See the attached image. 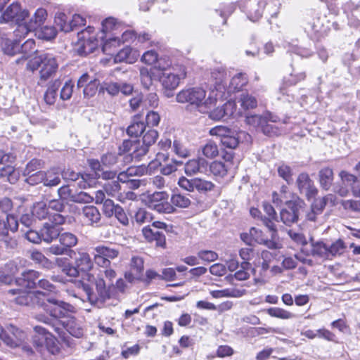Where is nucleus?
<instances>
[{
	"label": "nucleus",
	"mask_w": 360,
	"mask_h": 360,
	"mask_svg": "<svg viewBox=\"0 0 360 360\" xmlns=\"http://www.w3.org/2000/svg\"><path fill=\"white\" fill-rule=\"evenodd\" d=\"M81 287L88 302L92 306L102 308L107 300L116 297L117 292L124 293L127 285L122 278L117 279L115 284H107L103 277L87 274L81 282Z\"/></svg>",
	"instance_id": "1"
},
{
	"label": "nucleus",
	"mask_w": 360,
	"mask_h": 360,
	"mask_svg": "<svg viewBox=\"0 0 360 360\" xmlns=\"http://www.w3.org/2000/svg\"><path fill=\"white\" fill-rule=\"evenodd\" d=\"M307 204L300 197L297 196L292 200H287L280 211L281 221L288 226L297 224L299 221H307Z\"/></svg>",
	"instance_id": "2"
},
{
	"label": "nucleus",
	"mask_w": 360,
	"mask_h": 360,
	"mask_svg": "<svg viewBox=\"0 0 360 360\" xmlns=\"http://www.w3.org/2000/svg\"><path fill=\"white\" fill-rule=\"evenodd\" d=\"M27 68L32 72L41 68L40 79L46 81L56 72L58 65L53 54L41 53L27 63Z\"/></svg>",
	"instance_id": "3"
},
{
	"label": "nucleus",
	"mask_w": 360,
	"mask_h": 360,
	"mask_svg": "<svg viewBox=\"0 0 360 360\" xmlns=\"http://www.w3.org/2000/svg\"><path fill=\"white\" fill-rule=\"evenodd\" d=\"M41 306L47 314L55 319L51 325H58L60 319H66L71 313L75 312L74 306L53 297H47L41 302Z\"/></svg>",
	"instance_id": "4"
},
{
	"label": "nucleus",
	"mask_w": 360,
	"mask_h": 360,
	"mask_svg": "<svg viewBox=\"0 0 360 360\" xmlns=\"http://www.w3.org/2000/svg\"><path fill=\"white\" fill-rule=\"evenodd\" d=\"M238 4L241 11L252 22H256L262 18L266 6H268L267 12L271 17H276L277 15L276 11H269L267 0H240Z\"/></svg>",
	"instance_id": "5"
},
{
	"label": "nucleus",
	"mask_w": 360,
	"mask_h": 360,
	"mask_svg": "<svg viewBox=\"0 0 360 360\" xmlns=\"http://www.w3.org/2000/svg\"><path fill=\"white\" fill-rule=\"evenodd\" d=\"M142 136V143L141 144L140 143L139 146L136 147L132 153L124 156V162H129L134 158L136 160H140L149 152L150 146L156 142L158 139L159 134L155 129H148L143 132Z\"/></svg>",
	"instance_id": "6"
},
{
	"label": "nucleus",
	"mask_w": 360,
	"mask_h": 360,
	"mask_svg": "<svg viewBox=\"0 0 360 360\" xmlns=\"http://www.w3.org/2000/svg\"><path fill=\"white\" fill-rule=\"evenodd\" d=\"M206 91L200 87H192L186 89H183L179 91L176 96V100L180 103H188L191 105L195 106L196 108L205 107L207 105L209 98L205 100Z\"/></svg>",
	"instance_id": "7"
},
{
	"label": "nucleus",
	"mask_w": 360,
	"mask_h": 360,
	"mask_svg": "<svg viewBox=\"0 0 360 360\" xmlns=\"http://www.w3.org/2000/svg\"><path fill=\"white\" fill-rule=\"evenodd\" d=\"M66 319L67 320L65 321H59L58 325L56 323L52 324V328L58 334L63 341L65 342H69V337L67 335L63 329H65L67 332H68L70 335L75 338H79L82 337L83 329L77 323L76 319L70 315Z\"/></svg>",
	"instance_id": "8"
},
{
	"label": "nucleus",
	"mask_w": 360,
	"mask_h": 360,
	"mask_svg": "<svg viewBox=\"0 0 360 360\" xmlns=\"http://www.w3.org/2000/svg\"><path fill=\"white\" fill-rule=\"evenodd\" d=\"M178 185L187 191H198L202 194H206L207 192L212 191L215 188V184L213 182L197 177L188 179L185 176H181L179 179Z\"/></svg>",
	"instance_id": "9"
},
{
	"label": "nucleus",
	"mask_w": 360,
	"mask_h": 360,
	"mask_svg": "<svg viewBox=\"0 0 360 360\" xmlns=\"http://www.w3.org/2000/svg\"><path fill=\"white\" fill-rule=\"evenodd\" d=\"M168 199L169 195L167 192H154L148 196L147 205L148 208L158 213H174L176 212V208L168 202Z\"/></svg>",
	"instance_id": "10"
},
{
	"label": "nucleus",
	"mask_w": 360,
	"mask_h": 360,
	"mask_svg": "<svg viewBox=\"0 0 360 360\" xmlns=\"http://www.w3.org/2000/svg\"><path fill=\"white\" fill-rule=\"evenodd\" d=\"M47 13L45 9L38 8L28 21L25 19L22 24L19 25V28L16 29L15 32H20L24 36L30 32H34L43 25Z\"/></svg>",
	"instance_id": "11"
},
{
	"label": "nucleus",
	"mask_w": 360,
	"mask_h": 360,
	"mask_svg": "<svg viewBox=\"0 0 360 360\" xmlns=\"http://www.w3.org/2000/svg\"><path fill=\"white\" fill-rule=\"evenodd\" d=\"M29 11L25 9L22 10L20 4L13 3L1 15L2 20H0V22H15L18 25L17 29H18L19 25L22 24V22L29 18Z\"/></svg>",
	"instance_id": "12"
},
{
	"label": "nucleus",
	"mask_w": 360,
	"mask_h": 360,
	"mask_svg": "<svg viewBox=\"0 0 360 360\" xmlns=\"http://www.w3.org/2000/svg\"><path fill=\"white\" fill-rule=\"evenodd\" d=\"M296 184L300 193L304 195L309 201L316 198L318 194L319 191L314 181L307 172H302L298 175Z\"/></svg>",
	"instance_id": "13"
},
{
	"label": "nucleus",
	"mask_w": 360,
	"mask_h": 360,
	"mask_svg": "<svg viewBox=\"0 0 360 360\" xmlns=\"http://www.w3.org/2000/svg\"><path fill=\"white\" fill-rule=\"evenodd\" d=\"M74 262L75 268L77 269L79 275L80 273H84V276L82 281H79L78 283V288L82 289L81 282L84 281V278L87 274H91L89 271L94 267V262L90 255L85 252L75 251V254H72V257H70Z\"/></svg>",
	"instance_id": "14"
},
{
	"label": "nucleus",
	"mask_w": 360,
	"mask_h": 360,
	"mask_svg": "<svg viewBox=\"0 0 360 360\" xmlns=\"http://www.w3.org/2000/svg\"><path fill=\"white\" fill-rule=\"evenodd\" d=\"M41 276V272L34 269H24L15 278V283L24 289H36L38 278Z\"/></svg>",
	"instance_id": "15"
},
{
	"label": "nucleus",
	"mask_w": 360,
	"mask_h": 360,
	"mask_svg": "<svg viewBox=\"0 0 360 360\" xmlns=\"http://www.w3.org/2000/svg\"><path fill=\"white\" fill-rule=\"evenodd\" d=\"M144 262L142 257L134 256L131 259L129 270L124 273V278L130 283L143 280Z\"/></svg>",
	"instance_id": "16"
},
{
	"label": "nucleus",
	"mask_w": 360,
	"mask_h": 360,
	"mask_svg": "<svg viewBox=\"0 0 360 360\" xmlns=\"http://www.w3.org/2000/svg\"><path fill=\"white\" fill-rule=\"evenodd\" d=\"M333 200L334 195L332 194H328L326 196H323V198H314L309 210L307 206V214H305V219L310 221H316L317 216L322 214L328 201L332 202Z\"/></svg>",
	"instance_id": "17"
},
{
	"label": "nucleus",
	"mask_w": 360,
	"mask_h": 360,
	"mask_svg": "<svg viewBox=\"0 0 360 360\" xmlns=\"http://www.w3.org/2000/svg\"><path fill=\"white\" fill-rule=\"evenodd\" d=\"M0 339L11 347H18L24 339V333L13 326L6 331L0 324Z\"/></svg>",
	"instance_id": "18"
},
{
	"label": "nucleus",
	"mask_w": 360,
	"mask_h": 360,
	"mask_svg": "<svg viewBox=\"0 0 360 360\" xmlns=\"http://www.w3.org/2000/svg\"><path fill=\"white\" fill-rule=\"evenodd\" d=\"M5 218H0V236L6 237L9 231L15 233L18 230V218L17 213H3Z\"/></svg>",
	"instance_id": "19"
},
{
	"label": "nucleus",
	"mask_w": 360,
	"mask_h": 360,
	"mask_svg": "<svg viewBox=\"0 0 360 360\" xmlns=\"http://www.w3.org/2000/svg\"><path fill=\"white\" fill-rule=\"evenodd\" d=\"M278 117L271 112L265 115V122L262 123L258 131H261L269 137L278 136L282 134V129L274 123L277 122Z\"/></svg>",
	"instance_id": "20"
},
{
	"label": "nucleus",
	"mask_w": 360,
	"mask_h": 360,
	"mask_svg": "<svg viewBox=\"0 0 360 360\" xmlns=\"http://www.w3.org/2000/svg\"><path fill=\"white\" fill-rule=\"evenodd\" d=\"M343 12L347 15L349 25L354 27H358L360 25V1L354 3L349 1L342 5Z\"/></svg>",
	"instance_id": "21"
},
{
	"label": "nucleus",
	"mask_w": 360,
	"mask_h": 360,
	"mask_svg": "<svg viewBox=\"0 0 360 360\" xmlns=\"http://www.w3.org/2000/svg\"><path fill=\"white\" fill-rule=\"evenodd\" d=\"M186 73L184 70L181 75H177L170 72L169 70H161L158 80L162 84L163 88H176L181 79L186 77Z\"/></svg>",
	"instance_id": "22"
},
{
	"label": "nucleus",
	"mask_w": 360,
	"mask_h": 360,
	"mask_svg": "<svg viewBox=\"0 0 360 360\" xmlns=\"http://www.w3.org/2000/svg\"><path fill=\"white\" fill-rule=\"evenodd\" d=\"M161 73V70L158 68L156 66L148 68H140V80L142 86L149 90L153 85V80L158 79Z\"/></svg>",
	"instance_id": "23"
},
{
	"label": "nucleus",
	"mask_w": 360,
	"mask_h": 360,
	"mask_svg": "<svg viewBox=\"0 0 360 360\" xmlns=\"http://www.w3.org/2000/svg\"><path fill=\"white\" fill-rule=\"evenodd\" d=\"M142 115L137 114L132 117L131 124L126 129L127 134L134 139H139V138L146 130L145 122L141 120Z\"/></svg>",
	"instance_id": "24"
},
{
	"label": "nucleus",
	"mask_w": 360,
	"mask_h": 360,
	"mask_svg": "<svg viewBox=\"0 0 360 360\" xmlns=\"http://www.w3.org/2000/svg\"><path fill=\"white\" fill-rule=\"evenodd\" d=\"M235 111V103L227 101L222 106L217 107L210 112V117L214 120L227 119L232 116Z\"/></svg>",
	"instance_id": "25"
},
{
	"label": "nucleus",
	"mask_w": 360,
	"mask_h": 360,
	"mask_svg": "<svg viewBox=\"0 0 360 360\" xmlns=\"http://www.w3.org/2000/svg\"><path fill=\"white\" fill-rule=\"evenodd\" d=\"M34 331H37L39 334L46 335V342L44 346L53 355L58 354L60 352V347L58 346V342L57 339L49 333L45 328L36 326L34 328Z\"/></svg>",
	"instance_id": "26"
},
{
	"label": "nucleus",
	"mask_w": 360,
	"mask_h": 360,
	"mask_svg": "<svg viewBox=\"0 0 360 360\" xmlns=\"http://www.w3.org/2000/svg\"><path fill=\"white\" fill-rule=\"evenodd\" d=\"M40 231L43 241L51 243L58 238L62 229L60 226L53 225V224L45 222L40 229Z\"/></svg>",
	"instance_id": "27"
},
{
	"label": "nucleus",
	"mask_w": 360,
	"mask_h": 360,
	"mask_svg": "<svg viewBox=\"0 0 360 360\" xmlns=\"http://www.w3.org/2000/svg\"><path fill=\"white\" fill-rule=\"evenodd\" d=\"M142 233L148 242L155 241L156 246L163 248L166 247L165 236L162 231H155L150 226H147L143 228Z\"/></svg>",
	"instance_id": "28"
},
{
	"label": "nucleus",
	"mask_w": 360,
	"mask_h": 360,
	"mask_svg": "<svg viewBox=\"0 0 360 360\" xmlns=\"http://www.w3.org/2000/svg\"><path fill=\"white\" fill-rule=\"evenodd\" d=\"M305 32L313 40L319 41L326 34V30L323 26L319 18L314 20L304 27Z\"/></svg>",
	"instance_id": "29"
},
{
	"label": "nucleus",
	"mask_w": 360,
	"mask_h": 360,
	"mask_svg": "<svg viewBox=\"0 0 360 360\" xmlns=\"http://www.w3.org/2000/svg\"><path fill=\"white\" fill-rule=\"evenodd\" d=\"M207 165L208 162L204 158L193 159L185 164L184 171L187 175L191 176L197 172H203Z\"/></svg>",
	"instance_id": "30"
},
{
	"label": "nucleus",
	"mask_w": 360,
	"mask_h": 360,
	"mask_svg": "<svg viewBox=\"0 0 360 360\" xmlns=\"http://www.w3.org/2000/svg\"><path fill=\"white\" fill-rule=\"evenodd\" d=\"M5 36V34H2L0 42L4 53L11 56L20 53V40L10 39Z\"/></svg>",
	"instance_id": "31"
},
{
	"label": "nucleus",
	"mask_w": 360,
	"mask_h": 360,
	"mask_svg": "<svg viewBox=\"0 0 360 360\" xmlns=\"http://www.w3.org/2000/svg\"><path fill=\"white\" fill-rule=\"evenodd\" d=\"M139 54L136 50H134L129 46H126L116 53L114 60L115 63L126 62L132 63L136 60Z\"/></svg>",
	"instance_id": "32"
},
{
	"label": "nucleus",
	"mask_w": 360,
	"mask_h": 360,
	"mask_svg": "<svg viewBox=\"0 0 360 360\" xmlns=\"http://www.w3.org/2000/svg\"><path fill=\"white\" fill-rule=\"evenodd\" d=\"M319 182L322 189L328 191L333 185L334 173L332 168L326 167L319 172Z\"/></svg>",
	"instance_id": "33"
},
{
	"label": "nucleus",
	"mask_w": 360,
	"mask_h": 360,
	"mask_svg": "<svg viewBox=\"0 0 360 360\" xmlns=\"http://www.w3.org/2000/svg\"><path fill=\"white\" fill-rule=\"evenodd\" d=\"M84 220L89 225L94 226L100 221L101 214L98 210L93 205L85 206L82 209Z\"/></svg>",
	"instance_id": "34"
},
{
	"label": "nucleus",
	"mask_w": 360,
	"mask_h": 360,
	"mask_svg": "<svg viewBox=\"0 0 360 360\" xmlns=\"http://www.w3.org/2000/svg\"><path fill=\"white\" fill-rule=\"evenodd\" d=\"M56 264L61 271L66 276L70 277L79 276L78 270L75 268L73 261L70 262L67 258H58L56 259Z\"/></svg>",
	"instance_id": "35"
},
{
	"label": "nucleus",
	"mask_w": 360,
	"mask_h": 360,
	"mask_svg": "<svg viewBox=\"0 0 360 360\" xmlns=\"http://www.w3.org/2000/svg\"><path fill=\"white\" fill-rule=\"evenodd\" d=\"M61 86V82L59 79L54 80L47 88L44 99L46 104L53 105L58 96V91Z\"/></svg>",
	"instance_id": "36"
},
{
	"label": "nucleus",
	"mask_w": 360,
	"mask_h": 360,
	"mask_svg": "<svg viewBox=\"0 0 360 360\" xmlns=\"http://www.w3.org/2000/svg\"><path fill=\"white\" fill-rule=\"evenodd\" d=\"M7 295L15 296L13 300L20 305H27L30 301V297L27 292L21 289H10L7 290Z\"/></svg>",
	"instance_id": "37"
},
{
	"label": "nucleus",
	"mask_w": 360,
	"mask_h": 360,
	"mask_svg": "<svg viewBox=\"0 0 360 360\" xmlns=\"http://www.w3.org/2000/svg\"><path fill=\"white\" fill-rule=\"evenodd\" d=\"M25 211V207L22 205H19L16 207V210L14 213H17V216L18 218V224L21 223L25 226L29 228L30 227L34 221V216L31 212H25L23 213Z\"/></svg>",
	"instance_id": "38"
},
{
	"label": "nucleus",
	"mask_w": 360,
	"mask_h": 360,
	"mask_svg": "<svg viewBox=\"0 0 360 360\" xmlns=\"http://www.w3.org/2000/svg\"><path fill=\"white\" fill-rule=\"evenodd\" d=\"M18 173L11 165H4L0 168V178H6L11 184H15L18 180Z\"/></svg>",
	"instance_id": "39"
},
{
	"label": "nucleus",
	"mask_w": 360,
	"mask_h": 360,
	"mask_svg": "<svg viewBox=\"0 0 360 360\" xmlns=\"http://www.w3.org/2000/svg\"><path fill=\"white\" fill-rule=\"evenodd\" d=\"M35 36L39 39L46 41L53 39L57 35V31L54 27L44 26L37 29Z\"/></svg>",
	"instance_id": "40"
},
{
	"label": "nucleus",
	"mask_w": 360,
	"mask_h": 360,
	"mask_svg": "<svg viewBox=\"0 0 360 360\" xmlns=\"http://www.w3.org/2000/svg\"><path fill=\"white\" fill-rule=\"evenodd\" d=\"M31 212L33 216L39 220L44 219L49 216V207L47 205L42 201L34 203Z\"/></svg>",
	"instance_id": "41"
},
{
	"label": "nucleus",
	"mask_w": 360,
	"mask_h": 360,
	"mask_svg": "<svg viewBox=\"0 0 360 360\" xmlns=\"http://www.w3.org/2000/svg\"><path fill=\"white\" fill-rule=\"evenodd\" d=\"M35 41L32 39H29L23 44L20 43V53L22 54V59L27 60L32 56V53H36Z\"/></svg>",
	"instance_id": "42"
},
{
	"label": "nucleus",
	"mask_w": 360,
	"mask_h": 360,
	"mask_svg": "<svg viewBox=\"0 0 360 360\" xmlns=\"http://www.w3.org/2000/svg\"><path fill=\"white\" fill-rule=\"evenodd\" d=\"M328 245L322 241L312 242L311 254L323 258H328Z\"/></svg>",
	"instance_id": "43"
},
{
	"label": "nucleus",
	"mask_w": 360,
	"mask_h": 360,
	"mask_svg": "<svg viewBox=\"0 0 360 360\" xmlns=\"http://www.w3.org/2000/svg\"><path fill=\"white\" fill-rule=\"evenodd\" d=\"M140 139H124L122 143L118 146L117 152L120 156H122L129 152L134 148V150L136 146H139Z\"/></svg>",
	"instance_id": "44"
},
{
	"label": "nucleus",
	"mask_w": 360,
	"mask_h": 360,
	"mask_svg": "<svg viewBox=\"0 0 360 360\" xmlns=\"http://www.w3.org/2000/svg\"><path fill=\"white\" fill-rule=\"evenodd\" d=\"M25 177V182L31 186H35L40 183L44 184L45 177H46V172L44 171H37L34 173H29L28 175H23Z\"/></svg>",
	"instance_id": "45"
},
{
	"label": "nucleus",
	"mask_w": 360,
	"mask_h": 360,
	"mask_svg": "<svg viewBox=\"0 0 360 360\" xmlns=\"http://www.w3.org/2000/svg\"><path fill=\"white\" fill-rule=\"evenodd\" d=\"M58 239L59 243L63 244L65 248L69 249H72V248L75 247L78 243L77 237L70 232H60Z\"/></svg>",
	"instance_id": "46"
},
{
	"label": "nucleus",
	"mask_w": 360,
	"mask_h": 360,
	"mask_svg": "<svg viewBox=\"0 0 360 360\" xmlns=\"http://www.w3.org/2000/svg\"><path fill=\"white\" fill-rule=\"evenodd\" d=\"M56 25L60 31L69 32L71 31V25L68 21V17L64 13H58L54 18Z\"/></svg>",
	"instance_id": "47"
},
{
	"label": "nucleus",
	"mask_w": 360,
	"mask_h": 360,
	"mask_svg": "<svg viewBox=\"0 0 360 360\" xmlns=\"http://www.w3.org/2000/svg\"><path fill=\"white\" fill-rule=\"evenodd\" d=\"M96 252L107 257L109 260L116 258L120 253L117 248L108 245H98L94 248Z\"/></svg>",
	"instance_id": "48"
},
{
	"label": "nucleus",
	"mask_w": 360,
	"mask_h": 360,
	"mask_svg": "<svg viewBox=\"0 0 360 360\" xmlns=\"http://www.w3.org/2000/svg\"><path fill=\"white\" fill-rule=\"evenodd\" d=\"M267 314L271 317L281 319H290L295 317V315L280 307H271L266 309Z\"/></svg>",
	"instance_id": "49"
},
{
	"label": "nucleus",
	"mask_w": 360,
	"mask_h": 360,
	"mask_svg": "<svg viewBox=\"0 0 360 360\" xmlns=\"http://www.w3.org/2000/svg\"><path fill=\"white\" fill-rule=\"evenodd\" d=\"M240 103L242 108L245 110L253 109L257 105V101L255 97L248 93H242L240 94Z\"/></svg>",
	"instance_id": "50"
},
{
	"label": "nucleus",
	"mask_w": 360,
	"mask_h": 360,
	"mask_svg": "<svg viewBox=\"0 0 360 360\" xmlns=\"http://www.w3.org/2000/svg\"><path fill=\"white\" fill-rule=\"evenodd\" d=\"M170 200V204L174 207L176 206L181 208H186L191 205V200L181 193H174L172 195Z\"/></svg>",
	"instance_id": "51"
},
{
	"label": "nucleus",
	"mask_w": 360,
	"mask_h": 360,
	"mask_svg": "<svg viewBox=\"0 0 360 360\" xmlns=\"http://www.w3.org/2000/svg\"><path fill=\"white\" fill-rule=\"evenodd\" d=\"M210 170L216 176L224 177L226 175L228 166L219 161H214L210 165Z\"/></svg>",
	"instance_id": "52"
},
{
	"label": "nucleus",
	"mask_w": 360,
	"mask_h": 360,
	"mask_svg": "<svg viewBox=\"0 0 360 360\" xmlns=\"http://www.w3.org/2000/svg\"><path fill=\"white\" fill-rule=\"evenodd\" d=\"M119 82H104L102 83L99 89V94H103L105 91L112 96H115L119 94Z\"/></svg>",
	"instance_id": "53"
},
{
	"label": "nucleus",
	"mask_w": 360,
	"mask_h": 360,
	"mask_svg": "<svg viewBox=\"0 0 360 360\" xmlns=\"http://www.w3.org/2000/svg\"><path fill=\"white\" fill-rule=\"evenodd\" d=\"M248 83V78L245 74L238 73L231 79L230 88L234 91H240Z\"/></svg>",
	"instance_id": "54"
},
{
	"label": "nucleus",
	"mask_w": 360,
	"mask_h": 360,
	"mask_svg": "<svg viewBox=\"0 0 360 360\" xmlns=\"http://www.w3.org/2000/svg\"><path fill=\"white\" fill-rule=\"evenodd\" d=\"M30 259L36 264H38L44 268L49 269L52 264V262L39 250L32 252Z\"/></svg>",
	"instance_id": "55"
},
{
	"label": "nucleus",
	"mask_w": 360,
	"mask_h": 360,
	"mask_svg": "<svg viewBox=\"0 0 360 360\" xmlns=\"http://www.w3.org/2000/svg\"><path fill=\"white\" fill-rule=\"evenodd\" d=\"M49 253L55 255H68L72 257L75 254V250L72 249L66 248L60 243L59 244H53L48 248Z\"/></svg>",
	"instance_id": "56"
},
{
	"label": "nucleus",
	"mask_w": 360,
	"mask_h": 360,
	"mask_svg": "<svg viewBox=\"0 0 360 360\" xmlns=\"http://www.w3.org/2000/svg\"><path fill=\"white\" fill-rule=\"evenodd\" d=\"M220 143L221 146L224 147V149H235L239 143L238 138L234 134L233 131L231 134L228 135L227 136L221 138L220 140Z\"/></svg>",
	"instance_id": "57"
},
{
	"label": "nucleus",
	"mask_w": 360,
	"mask_h": 360,
	"mask_svg": "<svg viewBox=\"0 0 360 360\" xmlns=\"http://www.w3.org/2000/svg\"><path fill=\"white\" fill-rule=\"evenodd\" d=\"M339 176L341 179L342 183L347 186L352 187V186L355 185L359 181V177L356 175L350 174L349 172L342 170L339 173Z\"/></svg>",
	"instance_id": "58"
},
{
	"label": "nucleus",
	"mask_w": 360,
	"mask_h": 360,
	"mask_svg": "<svg viewBox=\"0 0 360 360\" xmlns=\"http://www.w3.org/2000/svg\"><path fill=\"white\" fill-rule=\"evenodd\" d=\"M345 248V243L342 240L338 239L333 243L330 246H328V257L330 256L335 257L342 254Z\"/></svg>",
	"instance_id": "59"
},
{
	"label": "nucleus",
	"mask_w": 360,
	"mask_h": 360,
	"mask_svg": "<svg viewBox=\"0 0 360 360\" xmlns=\"http://www.w3.org/2000/svg\"><path fill=\"white\" fill-rule=\"evenodd\" d=\"M245 122L248 125L253 127L257 130H259L261 124L265 122V115L262 116L256 114H248L245 116Z\"/></svg>",
	"instance_id": "60"
},
{
	"label": "nucleus",
	"mask_w": 360,
	"mask_h": 360,
	"mask_svg": "<svg viewBox=\"0 0 360 360\" xmlns=\"http://www.w3.org/2000/svg\"><path fill=\"white\" fill-rule=\"evenodd\" d=\"M134 219L138 224H141L151 221L153 219V217L150 212L143 208H140L136 212Z\"/></svg>",
	"instance_id": "61"
},
{
	"label": "nucleus",
	"mask_w": 360,
	"mask_h": 360,
	"mask_svg": "<svg viewBox=\"0 0 360 360\" xmlns=\"http://www.w3.org/2000/svg\"><path fill=\"white\" fill-rule=\"evenodd\" d=\"M100 80L95 78L94 81L86 89H83V94L85 98L93 97L96 92L99 93L100 86H101Z\"/></svg>",
	"instance_id": "62"
},
{
	"label": "nucleus",
	"mask_w": 360,
	"mask_h": 360,
	"mask_svg": "<svg viewBox=\"0 0 360 360\" xmlns=\"http://www.w3.org/2000/svg\"><path fill=\"white\" fill-rule=\"evenodd\" d=\"M23 237L29 242L34 244H40L41 243L42 238L41 237V231H37L34 229H29L23 233Z\"/></svg>",
	"instance_id": "63"
},
{
	"label": "nucleus",
	"mask_w": 360,
	"mask_h": 360,
	"mask_svg": "<svg viewBox=\"0 0 360 360\" xmlns=\"http://www.w3.org/2000/svg\"><path fill=\"white\" fill-rule=\"evenodd\" d=\"M58 194L61 200L72 202L75 193L70 188V186L65 185L58 189Z\"/></svg>",
	"instance_id": "64"
}]
</instances>
